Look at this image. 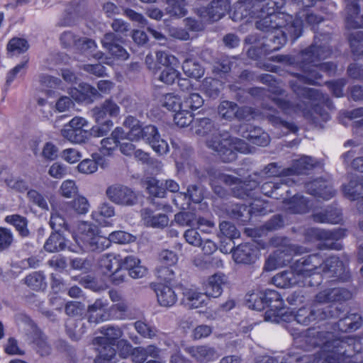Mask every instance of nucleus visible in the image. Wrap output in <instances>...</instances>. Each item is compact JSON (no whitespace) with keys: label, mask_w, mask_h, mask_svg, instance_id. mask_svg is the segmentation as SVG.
<instances>
[{"label":"nucleus","mask_w":363,"mask_h":363,"mask_svg":"<svg viewBox=\"0 0 363 363\" xmlns=\"http://www.w3.org/2000/svg\"><path fill=\"white\" fill-rule=\"evenodd\" d=\"M330 38L328 34L315 35L313 43L296 56V60L302 74H297L296 79L290 82V86L298 97L318 103L328 102V96L323 95L317 89L303 86L301 84L315 85L318 84V80L321 79L322 72L328 75L335 74L336 65L334 63L320 62L331 55V49L328 45Z\"/></svg>","instance_id":"f257e3e1"},{"label":"nucleus","mask_w":363,"mask_h":363,"mask_svg":"<svg viewBox=\"0 0 363 363\" xmlns=\"http://www.w3.org/2000/svg\"><path fill=\"white\" fill-rule=\"evenodd\" d=\"M361 325V316L357 313H351L340 319L334 325L328 324L325 329H309L307 342L315 347H320V351L315 354L314 362L333 363L331 360L337 361V363L345 362V357L351 355L350 350L353 339L349 336H340L336 332H351L358 329Z\"/></svg>","instance_id":"f03ea898"},{"label":"nucleus","mask_w":363,"mask_h":363,"mask_svg":"<svg viewBox=\"0 0 363 363\" xmlns=\"http://www.w3.org/2000/svg\"><path fill=\"white\" fill-rule=\"evenodd\" d=\"M206 145L217 154L224 162H230L237 157V152H246L247 144L241 139L231 137L227 132L218 130L206 139Z\"/></svg>","instance_id":"7ed1b4c3"},{"label":"nucleus","mask_w":363,"mask_h":363,"mask_svg":"<svg viewBox=\"0 0 363 363\" xmlns=\"http://www.w3.org/2000/svg\"><path fill=\"white\" fill-rule=\"evenodd\" d=\"M235 113V118L240 121H249L265 118L274 126H283L291 132H296L298 130L294 123L282 120L279 116V112L267 103L262 104V111H260L251 107L243 106L239 108L237 107Z\"/></svg>","instance_id":"20e7f679"},{"label":"nucleus","mask_w":363,"mask_h":363,"mask_svg":"<svg viewBox=\"0 0 363 363\" xmlns=\"http://www.w3.org/2000/svg\"><path fill=\"white\" fill-rule=\"evenodd\" d=\"M272 242L274 245H279V247L267 258L264 264V269L267 271L286 266L291 262L292 256L308 252L303 246L288 243L286 238H276Z\"/></svg>","instance_id":"39448f33"},{"label":"nucleus","mask_w":363,"mask_h":363,"mask_svg":"<svg viewBox=\"0 0 363 363\" xmlns=\"http://www.w3.org/2000/svg\"><path fill=\"white\" fill-rule=\"evenodd\" d=\"M78 234L74 238L79 247L84 251H102L108 247L110 240L97 234L96 227L84 222L79 225Z\"/></svg>","instance_id":"423d86ee"},{"label":"nucleus","mask_w":363,"mask_h":363,"mask_svg":"<svg viewBox=\"0 0 363 363\" xmlns=\"http://www.w3.org/2000/svg\"><path fill=\"white\" fill-rule=\"evenodd\" d=\"M324 263V257L320 253H314L296 260L291 268L296 273L300 279L306 283L311 281L313 275L320 274Z\"/></svg>","instance_id":"0eeeda50"},{"label":"nucleus","mask_w":363,"mask_h":363,"mask_svg":"<svg viewBox=\"0 0 363 363\" xmlns=\"http://www.w3.org/2000/svg\"><path fill=\"white\" fill-rule=\"evenodd\" d=\"M337 308L333 311L331 306L320 308L314 303L311 310L306 308L298 309L294 315V319L299 324L308 325L313 320L337 317Z\"/></svg>","instance_id":"6e6552de"},{"label":"nucleus","mask_w":363,"mask_h":363,"mask_svg":"<svg viewBox=\"0 0 363 363\" xmlns=\"http://www.w3.org/2000/svg\"><path fill=\"white\" fill-rule=\"evenodd\" d=\"M88 125L82 117H74L61 130L62 136L72 143H83L88 139L89 133L84 128Z\"/></svg>","instance_id":"1a4fd4ad"},{"label":"nucleus","mask_w":363,"mask_h":363,"mask_svg":"<svg viewBox=\"0 0 363 363\" xmlns=\"http://www.w3.org/2000/svg\"><path fill=\"white\" fill-rule=\"evenodd\" d=\"M345 235V231L342 229L330 231L311 228L306 230L305 238L308 242L323 240L325 241L323 243L324 247L339 250L340 244L335 243L333 241L343 238Z\"/></svg>","instance_id":"9d476101"},{"label":"nucleus","mask_w":363,"mask_h":363,"mask_svg":"<svg viewBox=\"0 0 363 363\" xmlns=\"http://www.w3.org/2000/svg\"><path fill=\"white\" fill-rule=\"evenodd\" d=\"M230 9V0H213L207 7L198 9L196 13L202 21L211 23L222 18Z\"/></svg>","instance_id":"9b49d317"},{"label":"nucleus","mask_w":363,"mask_h":363,"mask_svg":"<svg viewBox=\"0 0 363 363\" xmlns=\"http://www.w3.org/2000/svg\"><path fill=\"white\" fill-rule=\"evenodd\" d=\"M106 194L110 201L121 206H132L138 202L137 194L123 185L116 184L108 187Z\"/></svg>","instance_id":"f8f14e48"},{"label":"nucleus","mask_w":363,"mask_h":363,"mask_svg":"<svg viewBox=\"0 0 363 363\" xmlns=\"http://www.w3.org/2000/svg\"><path fill=\"white\" fill-rule=\"evenodd\" d=\"M351 297L350 291L345 288H328L316 294L314 302L317 306L328 303H341L350 299Z\"/></svg>","instance_id":"ddd939ff"},{"label":"nucleus","mask_w":363,"mask_h":363,"mask_svg":"<svg viewBox=\"0 0 363 363\" xmlns=\"http://www.w3.org/2000/svg\"><path fill=\"white\" fill-rule=\"evenodd\" d=\"M121 108L112 99H107L91 110V114L96 123L110 120L119 116Z\"/></svg>","instance_id":"4468645a"},{"label":"nucleus","mask_w":363,"mask_h":363,"mask_svg":"<svg viewBox=\"0 0 363 363\" xmlns=\"http://www.w3.org/2000/svg\"><path fill=\"white\" fill-rule=\"evenodd\" d=\"M322 21V17L313 13L300 11L297 13V18L294 20L292 18L291 22H289V35L293 38V40H296L301 35L304 21L309 25H315Z\"/></svg>","instance_id":"2eb2a0df"},{"label":"nucleus","mask_w":363,"mask_h":363,"mask_svg":"<svg viewBox=\"0 0 363 363\" xmlns=\"http://www.w3.org/2000/svg\"><path fill=\"white\" fill-rule=\"evenodd\" d=\"M272 281L274 285L279 288H287L294 286H314L319 284V281L314 284L311 281H308L306 283L304 280L300 279L291 268L290 271H284L277 274L273 277Z\"/></svg>","instance_id":"dca6fc26"},{"label":"nucleus","mask_w":363,"mask_h":363,"mask_svg":"<svg viewBox=\"0 0 363 363\" xmlns=\"http://www.w3.org/2000/svg\"><path fill=\"white\" fill-rule=\"evenodd\" d=\"M142 139L145 140L158 155H164L169 151L167 141L160 138L157 128L154 125L143 127Z\"/></svg>","instance_id":"f3484780"},{"label":"nucleus","mask_w":363,"mask_h":363,"mask_svg":"<svg viewBox=\"0 0 363 363\" xmlns=\"http://www.w3.org/2000/svg\"><path fill=\"white\" fill-rule=\"evenodd\" d=\"M322 272L329 277H337L343 281H347L350 277L345 264L335 256L324 258V263L321 267Z\"/></svg>","instance_id":"a211bd4d"},{"label":"nucleus","mask_w":363,"mask_h":363,"mask_svg":"<svg viewBox=\"0 0 363 363\" xmlns=\"http://www.w3.org/2000/svg\"><path fill=\"white\" fill-rule=\"evenodd\" d=\"M120 39L114 33L108 32L101 39V44L112 56L118 60H125L128 59L129 54L123 46L117 43Z\"/></svg>","instance_id":"6ab92c4d"},{"label":"nucleus","mask_w":363,"mask_h":363,"mask_svg":"<svg viewBox=\"0 0 363 363\" xmlns=\"http://www.w3.org/2000/svg\"><path fill=\"white\" fill-rule=\"evenodd\" d=\"M258 256V250L250 243L240 244L233 251L234 261L240 264H252L257 260Z\"/></svg>","instance_id":"aec40b11"},{"label":"nucleus","mask_w":363,"mask_h":363,"mask_svg":"<svg viewBox=\"0 0 363 363\" xmlns=\"http://www.w3.org/2000/svg\"><path fill=\"white\" fill-rule=\"evenodd\" d=\"M269 98L286 114L301 113L305 117L309 115V104L304 101L294 104L277 96H269Z\"/></svg>","instance_id":"412c9836"},{"label":"nucleus","mask_w":363,"mask_h":363,"mask_svg":"<svg viewBox=\"0 0 363 363\" xmlns=\"http://www.w3.org/2000/svg\"><path fill=\"white\" fill-rule=\"evenodd\" d=\"M306 189L309 194L324 200H329L335 196V191L330 184L322 179H318L306 184Z\"/></svg>","instance_id":"4be33fe9"},{"label":"nucleus","mask_w":363,"mask_h":363,"mask_svg":"<svg viewBox=\"0 0 363 363\" xmlns=\"http://www.w3.org/2000/svg\"><path fill=\"white\" fill-rule=\"evenodd\" d=\"M123 125L128 129V132L123 130V140H128L131 142H138L143 138V128L142 127L141 123L136 118L128 116H127L123 123Z\"/></svg>","instance_id":"5701e85b"},{"label":"nucleus","mask_w":363,"mask_h":363,"mask_svg":"<svg viewBox=\"0 0 363 363\" xmlns=\"http://www.w3.org/2000/svg\"><path fill=\"white\" fill-rule=\"evenodd\" d=\"M99 332L104 336L95 337L93 340L94 345H104L106 343L114 345L116 340L123 334L120 327L113 325L103 326L99 329Z\"/></svg>","instance_id":"b1692460"},{"label":"nucleus","mask_w":363,"mask_h":363,"mask_svg":"<svg viewBox=\"0 0 363 363\" xmlns=\"http://www.w3.org/2000/svg\"><path fill=\"white\" fill-rule=\"evenodd\" d=\"M123 128L116 127L111 133L110 137L105 138L101 141L100 152L104 155H111L118 147L120 140H123Z\"/></svg>","instance_id":"393cba45"},{"label":"nucleus","mask_w":363,"mask_h":363,"mask_svg":"<svg viewBox=\"0 0 363 363\" xmlns=\"http://www.w3.org/2000/svg\"><path fill=\"white\" fill-rule=\"evenodd\" d=\"M244 128L242 127L240 129L241 135L243 138L259 146H266L269 144V136L261 128L247 125L245 130H243Z\"/></svg>","instance_id":"a878e982"},{"label":"nucleus","mask_w":363,"mask_h":363,"mask_svg":"<svg viewBox=\"0 0 363 363\" xmlns=\"http://www.w3.org/2000/svg\"><path fill=\"white\" fill-rule=\"evenodd\" d=\"M346 4V26L350 28L363 26V16L359 15L357 0H345Z\"/></svg>","instance_id":"bb28decb"},{"label":"nucleus","mask_w":363,"mask_h":363,"mask_svg":"<svg viewBox=\"0 0 363 363\" xmlns=\"http://www.w3.org/2000/svg\"><path fill=\"white\" fill-rule=\"evenodd\" d=\"M98 264L101 272L104 275L108 276L116 269L123 267V259L119 255L105 254L100 257Z\"/></svg>","instance_id":"cd10ccee"},{"label":"nucleus","mask_w":363,"mask_h":363,"mask_svg":"<svg viewBox=\"0 0 363 363\" xmlns=\"http://www.w3.org/2000/svg\"><path fill=\"white\" fill-rule=\"evenodd\" d=\"M182 303L189 309L198 308L206 304V296L194 289H183Z\"/></svg>","instance_id":"c85d7f7f"},{"label":"nucleus","mask_w":363,"mask_h":363,"mask_svg":"<svg viewBox=\"0 0 363 363\" xmlns=\"http://www.w3.org/2000/svg\"><path fill=\"white\" fill-rule=\"evenodd\" d=\"M317 164L315 159L303 156L298 160H294L290 167L286 168L283 172L284 174L293 176L305 174L306 171L313 168Z\"/></svg>","instance_id":"c756f323"},{"label":"nucleus","mask_w":363,"mask_h":363,"mask_svg":"<svg viewBox=\"0 0 363 363\" xmlns=\"http://www.w3.org/2000/svg\"><path fill=\"white\" fill-rule=\"evenodd\" d=\"M160 350L154 345H149L147 347H136L133 352V360L135 363H159L155 359L147 360L148 357L153 359L159 358Z\"/></svg>","instance_id":"7c9ffc66"},{"label":"nucleus","mask_w":363,"mask_h":363,"mask_svg":"<svg viewBox=\"0 0 363 363\" xmlns=\"http://www.w3.org/2000/svg\"><path fill=\"white\" fill-rule=\"evenodd\" d=\"M345 196L350 200H359L363 197V176H353L348 184L343 186Z\"/></svg>","instance_id":"2f4dec72"},{"label":"nucleus","mask_w":363,"mask_h":363,"mask_svg":"<svg viewBox=\"0 0 363 363\" xmlns=\"http://www.w3.org/2000/svg\"><path fill=\"white\" fill-rule=\"evenodd\" d=\"M89 209L88 200L84 196H78L71 203L62 202L60 203V210L67 216L72 215V210L78 214H86Z\"/></svg>","instance_id":"473e14b6"},{"label":"nucleus","mask_w":363,"mask_h":363,"mask_svg":"<svg viewBox=\"0 0 363 363\" xmlns=\"http://www.w3.org/2000/svg\"><path fill=\"white\" fill-rule=\"evenodd\" d=\"M157 301L161 306L171 307L177 301V296L174 291L169 286L159 284L155 288Z\"/></svg>","instance_id":"72a5a7b5"},{"label":"nucleus","mask_w":363,"mask_h":363,"mask_svg":"<svg viewBox=\"0 0 363 363\" xmlns=\"http://www.w3.org/2000/svg\"><path fill=\"white\" fill-rule=\"evenodd\" d=\"M294 183V180L290 178L274 179L273 181L264 182L261 186L262 192L268 196L278 199L277 191L291 186Z\"/></svg>","instance_id":"f704fd0d"},{"label":"nucleus","mask_w":363,"mask_h":363,"mask_svg":"<svg viewBox=\"0 0 363 363\" xmlns=\"http://www.w3.org/2000/svg\"><path fill=\"white\" fill-rule=\"evenodd\" d=\"M191 129L196 135L206 137V138L218 130L214 123L208 118L195 119Z\"/></svg>","instance_id":"c9c22d12"},{"label":"nucleus","mask_w":363,"mask_h":363,"mask_svg":"<svg viewBox=\"0 0 363 363\" xmlns=\"http://www.w3.org/2000/svg\"><path fill=\"white\" fill-rule=\"evenodd\" d=\"M188 352L198 361H215L219 357L216 350L207 345H201L188 348Z\"/></svg>","instance_id":"e433bc0d"},{"label":"nucleus","mask_w":363,"mask_h":363,"mask_svg":"<svg viewBox=\"0 0 363 363\" xmlns=\"http://www.w3.org/2000/svg\"><path fill=\"white\" fill-rule=\"evenodd\" d=\"M225 277L221 274H215L210 277L205 286V295L206 297L217 298L223 291L222 286L225 282Z\"/></svg>","instance_id":"4c0bfd02"},{"label":"nucleus","mask_w":363,"mask_h":363,"mask_svg":"<svg viewBox=\"0 0 363 363\" xmlns=\"http://www.w3.org/2000/svg\"><path fill=\"white\" fill-rule=\"evenodd\" d=\"M123 267L133 279L142 278L147 273L146 267L141 264L140 259L133 256H127L124 258Z\"/></svg>","instance_id":"58836bf2"},{"label":"nucleus","mask_w":363,"mask_h":363,"mask_svg":"<svg viewBox=\"0 0 363 363\" xmlns=\"http://www.w3.org/2000/svg\"><path fill=\"white\" fill-rule=\"evenodd\" d=\"M142 216L145 224L152 228H163L169 223V218L167 215L163 213L155 214L149 209L143 210Z\"/></svg>","instance_id":"ea45409f"},{"label":"nucleus","mask_w":363,"mask_h":363,"mask_svg":"<svg viewBox=\"0 0 363 363\" xmlns=\"http://www.w3.org/2000/svg\"><path fill=\"white\" fill-rule=\"evenodd\" d=\"M286 211L292 213H305L308 211V201L302 196L296 195L291 199L284 201Z\"/></svg>","instance_id":"a19ab883"},{"label":"nucleus","mask_w":363,"mask_h":363,"mask_svg":"<svg viewBox=\"0 0 363 363\" xmlns=\"http://www.w3.org/2000/svg\"><path fill=\"white\" fill-rule=\"evenodd\" d=\"M313 219L317 223L336 224L341 221L342 216L339 209L330 207L324 211L314 213Z\"/></svg>","instance_id":"79ce46f5"},{"label":"nucleus","mask_w":363,"mask_h":363,"mask_svg":"<svg viewBox=\"0 0 363 363\" xmlns=\"http://www.w3.org/2000/svg\"><path fill=\"white\" fill-rule=\"evenodd\" d=\"M66 247V240L60 233H52L44 244L46 252L54 253L62 251Z\"/></svg>","instance_id":"37998d69"},{"label":"nucleus","mask_w":363,"mask_h":363,"mask_svg":"<svg viewBox=\"0 0 363 363\" xmlns=\"http://www.w3.org/2000/svg\"><path fill=\"white\" fill-rule=\"evenodd\" d=\"M261 296L266 302V307L280 311L283 308V300L279 293L274 290L267 289L261 291Z\"/></svg>","instance_id":"c03bdc74"},{"label":"nucleus","mask_w":363,"mask_h":363,"mask_svg":"<svg viewBox=\"0 0 363 363\" xmlns=\"http://www.w3.org/2000/svg\"><path fill=\"white\" fill-rule=\"evenodd\" d=\"M5 221L13 225L21 236L28 237L29 235V230L27 227L28 220L25 217L13 214L7 216L5 218Z\"/></svg>","instance_id":"a18cd8bd"},{"label":"nucleus","mask_w":363,"mask_h":363,"mask_svg":"<svg viewBox=\"0 0 363 363\" xmlns=\"http://www.w3.org/2000/svg\"><path fill=\"white\" fill-rule=\"evenodd\" d=\"M258 2L255 0H248L239 4L234 11L233 19L235 21L242 20L247 18V17L255 18L252 13L253 7Z\"/></svg>","instance_id":"49530a36"},{"label":"nucleus","mask_w":363,"mask_h":363,"mask_svg":"<svg viewBox=\"0 0 363 363\" xmlns=\"http://www.w3.org/2000/svg\"><path fill=\"white\" fill-rule=\"evenodd\" d=\"M201 88L207 96L216 98L223 88V84L218 79L206 77L202 82Z\"/></svg>","instance_id":"de8ad7c7"},{"label":"nucleus","mask_w":363,"mask_h":363,"mask_svg":"<svg viewBox=\"0 0 363 363\" xmlns=\"http://www.w3.org/2000/svg\"><path fill=\"white\" fill-rule=\"evenodd\" d=\"M35 349L40 356H48L51 353V347L47 337L41 332H35L33 337Z\"/></svg>","instance_id":"09e8293b"},{"label":"nucleus","mask_w":363,"mask_h":363,"mask_svg":"<svg viewBox=\"0 0 363 363\" xmlns=\"http://www.w3.org/2000/svg\"><path fill=\"white\" fill-rule=\"evenodd\" d=\"M182 69L185 74L189 77L199 79L203 74L201 66L193 59H186L183 62Z\"/></svg>","instance_id":"8fccbe9b"},{"label":"nucleus","mask_w":363,"mask_h":363,"mask_svg":"<svg viewBox=\"0 0 363 363\" xmlns=\"http://www.w3.org/2000/svg\"><path fill=\"white\" fill-rule=\"evenodd\" d=\"M185 0H167L166 11L172 16L182 17L186 15Z\"/></svg>","instance_id":"3c124183"},{"label":"nucleus","mask_w":363,"mask_h":363,"mask_svg":"<svg viewBox=\"0 0 363 363\" xmlns=\"http://www.w3.org/2000/svg\"><path fill=\"white\" fill-rule=\"evenodd\" d=\"M29 48L28 41L21 38H13L7 44V51L13 55H20L26 52Z\"/></svg>","instance_id":"603ef678"},{"label":"nucleus","mask_w":363,"mask_h":363,"mask_svg":"<svg viewBox=\"0 0 363 363\" xmlns=\"http://www.w3.org/2000/svg\"><path fill=\"white\" fill-rule=\"evenodd\" d=\"M51 216L50 219V225L55 233H60L62 229H66V221L64 216L59 212L56 206H52Z\"/></svg>","instance_id":"864d4df0"},{"label":"nucleus","mask_w":363,"mask_h":363,"mask_svg":"<svg viewBox=\"0 0 363 363\" xmlns=\"http://www.w3.org/2000/svg\"><path fill=\"white\" fill-rule=\"evenodd\" d=\"M350 44L354 55H363V31L357 30L352 33L350 36Z\"/></svg>","instance_id":"5fc2aeb1"},{"label":"nucleus","mask_w":363,"mask_h":363,"mask_svg":"<svg viewBox=\"0 0 363 363\" xmlns=\"http://www.w3.org/2000/svg\"><path fill=\"white\" fill-rule=\"evenodd\" d=\"M203 104V100L199 94L191 93L184 97L182 101V108L186 109L191 112V111L201 107Z\"/></svg>","instance_id":"6e6d98bb"},{"label":"nucleus","mask_w":363,"mask_h":363,"mask_svg":"<svg viewBox=\"0 0 363 363\" xmlns=\"http://www.w3.org/2000/svg\"><path fill=\"white\" fill-rule=\"evenodd\" d=\"M134 327L135 330L145 338L152 339L157 336L158 333L155 327L148 325L142 320L135 322Z\"/></svg>","instance_id":"4d7b16f0"},{"label":"nucleus","mask_w":363,"mask_h":363,"mask_svg":"<svg viewBox=\"0 0 363 363\" xmlns=\"http://www.w3.org/2000/svg\"><path fill=\"white\" fill-rule=\"evenodd\" d=\"M162 106L167 109L177 112L182 108V101L180 98L174 94L169 93L164 95L161 100Z\"/></svg>","instance_id":"13d9d810"},{"label":"nucleus","mask_w":363,"mask_h":363,"mask_svg":"<svg viewBox=\"0 0 363 363\" xmlns=\"http://www.w3.org/2000/svg\"><path fill=\"white\" fill-rule=\"evenodd\" d=\"M246 304L249 308L256 311H262L266 308V302L261 296V291L247 294Z\"/></svg>","instance_id":"bf43d9fd"},{"label":"nucleus","mask_w":363,"mask_h":363,"mask_svg":"<svg viewBox=\"0 0 363 363\" xmlns=\"http://www.w3.org/2000/svg\"><path fill=\"white\" fill-rule=\"evenodd\" d=\"M25 283L33 290H40L45 286V277L40 272H35L25 278Z\"/></svg>","instance_id":"052dcab7"},{"label":"nucleus","mask_w":363,"mask_h":363,"mask_svg":"<svg viewBox=\"0 0 363 363\" xmlns=\"http://www.w3.org/2000/svg\"><path fill=\"white\" fill-rule=\"evenodd\" d=\"M237 104L232 101H223L218 106L219 115L225 119L231 120L236 114Z\"/></svg>","instance_id":"680f3d73"},{"label":"nucleus","mask_w":363,"mask_h":363,"mask_svg":"<svg viewBox=\"0 0 363 363\" xmlns=\"http://www.w3.org/2000/svg\"><path fill=\"white\" fill-rule=\"evenodd\" d=\"M115 215L114 207L106 202L101 203L96 211L92 213V217L98 222H101V218H111Z\"/></svg>","instance_id":"e2e57ef3"},{"label":"nucleus","mask_w":363,"mask_h":363,"mask_svg":"<svg viewBox=\"0 0 363 363\" xmlns=\"http://www.w3.org/2000/svg\"><path fill=\"white\" fill-rule=\"evenodd\" d=\"M174 121L175 123L181 128L188 126L194 121L193 120L191 112L184 108L179 109L175 113L174 116Z\"/></svg>","instance_id":"0e129e2a"},{"label":"nucleus","mask_w":363,"mask_h":363,"mask_svg":"<svg viewBox=\"0 0 363 363\" xmlns=\"http://www.w3.org/2000/svg\"><path fill=\"white\" fill-rule=\"evenodd\" d=\"M27 198L30 203L37 206L42 210L49 209L48 202L45 196L35 189H30L27 192Z\"/></svg>","instance_id":"69168bd1"},{"label":"nucleus","mask_w":363,"mask_h":363,"mask_svg":"<svg viewBox=\"0 0 363 363\" xmlns=\"http://www.w3.org/2000/svg\"><path fill=\"white\" fill-rule=\"evenodd\" d=\"M174 220L182 226H196V216L191 211H183L174 216Z\"/></svg>","instance_id":"338daca9"},{"label":"nucleus","mask_w":363,"mask_h":363,"mask_svg":"<svg viewBox=\"0 0 363 363\" xmlns=\"http://www.w3.org/2000/svg\"><path fill=\"white\" fill-rule=\"evenodd\" d=\"M175 66L164 67L159 75V80L167 84H172L176 79H179L180 73L175 68Z\"/></svg>","instance_id":"774afa93"}]
</instances>
